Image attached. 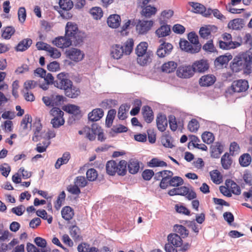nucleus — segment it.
<instances>
[{
  "mask_svg": "<svg viewBox=\"0 0 252 252\" xmlns=\"http://www.w3.org/2000/svg\"><path fill=\"white\" fill-rule=\"evenodd\" d=\"M219 47L223 50L234 49L240 46L241 44L237 41L227 42L220 40L218 41Z\"/></svg>",
  "mask_w": 252,
  "mask_h": 252,
  "instance_id": "nucleus-26",
  "label": "nucleus"
},
{
  "mask_svg": "<svg viewBox=\"0 0 252 252\" xmlns=\"http://www.w3.org/2000/svg\"><path fill=\"white\" fill-rule=\"evenodd\" d=\"M232 163V160L230 155L227 153H225L221 158V164L224 169H228Z\"/></svg>",
  "mask_w": 252,
  "mask_h": 252,
  "instance_id": "nucleus-38",
  "label": "nucleus"
},
{
  "mask_svg": "<svg viewBox=\"0 0 252 252\" xmlns=\"http://www.w3.org/2000/svg\"><path fill=\"white\" fill-rule=\"evenodd\" d=\"M173 11L170 9L163 11L161 13L160 23L161 24L166 20L170 19L173 16Z\"/></svg>",
  "mask_w": 252,
  "mask_h": 252,
  "instance_id": "nucleus-52",
  "label": "nucleus"
},
{
  "mask_svg": "<svg viewBox=\"0 0 252 252\" xmlns=\"http://www.w3.org/2000/svg\"><path fill=\"white\" fill-rule=\"evenodd\" d=\"M152 21H140L139 20L136 26L137 32L141 34L147 33L153 26Z\"/></svg>",
  "mask_w": 252,
  "mask_h": 252,
  "instance_id": "nucleus-11",
  "label": "nucleus"
},
{
  "mask_svg": "<svg viewBox=\"0 0 252 252\" xmlns=\"http://www.w3.org/2000/svg\"><path fill=\"white\" fill-rule=\"evenodd\" d=\"M72 81L68 79V75L64 72H61L57 75V80L54 82L55 87L63 90L64 91L72 85Z\"/></svg>",
  "mask_w": 252,
  "mask_h": 252,
  "instance_id": "nucleus-5",
  "label": "nucleus"
},
{
  "mask_svg": "<svg viewBox=\"0 0 252 252\" xmlns=\"http://www.w3.org/2000/svg\"><path fill=\"white\" fill-rule=\"evenodd\" d=\"M175 232L180 234L183 238L186 237L189 235V231L186 227L182 225L176 224L174 226Z\"/></svg>",
  "mask_w": 252,
  "mask_h": 252,
  "instance_id": "nucleus-46",
  "label": "nucleus"
},
{
  "mask_svg": "<svg viewBox=\"0 0 252 252\" xmlns=\"http://www.w3.org/2000/svg\"><path fill=\"white\" fill-rule=\"evenodd\" d=\"M202 48L204 50L207 52L213 53L216 51V49L214 45L212 39L207 41V42L203 46Z\"/></svg>",
  "mask_w": 252,
  "mask_h": 252,
  "instance_id": "nucleus-61",
  "label": "nucleus"
},
{
  "mask_svg": "<svg viewBox=\"0 0 252 252\" xmlns=\"http://www.w3.org/2000/svg\"><path fill=\"white\" fill-rule=\"evenodd\" d=\"M225 184L227 188L231 189L232 192L236 195L241 194V189L240 187L233 181L230 179H227L225 181Z\"/></svg>",
  "mask_w": 252,
  "mask_h": 252,
  "instance_id": "nucleus-36",
  "label": "nucleus"
},
{
  "mask_svg": "<svg viewBox=\"0 0 252 252\" xmlns=\"http://www.w3.org/2000/svg\"><path fill=\"white\" fill-rule=\"evenodd\" d=\"M54 45L60 48H67L70 46L72 43L74 44V41L65 34L64 36H60L56 38L53 40Z\"/></svg>",
  "mask_w": 252,
  "mask_h": 252,
  "instance_id": "nucleus-6",
  "label": "nucleus"
},
{
  "mask_svg": "<svg viewBox=\"0 0 252 252\" xmlns=\"http://www.w3.org/2000/svg\"><path fill=\"white\" fill-rule=\"evenodd\" d=\"M162 177L160 181L159 187L162 189H165L169 186L170 180L173 176V173L170 170H162Z\"/></svg>",
  "mask_w": 252,
  "mask_h": 252,
  "instance_id": "nucleus-14",
  "label": "nucleus"
},
{
  "mask_svg": "<svg viewBox=\"0 0 252 252\" xmlns=\"http://www.w3.org/2000/svg\"><path fill=\"white\" fill-rule=\"evenodd\" d=\"M121 21V19L120 15L112 14L109 16L107 22L110 27L117 28L120 26Z\"/></svg>",
  "mask_w": 252,
  "mask_h": 252,
  "instance_id": "nucleus-25",
  "label": "nucleus"
},
{
  "mask_svg": "<svg viewBox=\"0 0 252 252\" xmlns=\"http://www.w3.org/2000/svg\"><path fill=\"white\" fill-rule=\"evenodd\" d=\"M148 165L151 167H166L167 163L164 161L160 160L158 158H153L149 162Z\"/></svg>",
  "mask_w": 252,
  "mask_h": 252,
  "instance_id": "nucleus-45",
  "label": "nucleus"
},
{
  "mask_svg": "<svg viewBox=\"0 0 252 252\" xmlns=\"http://www.w3.org/2000/svg\"><path fill=\"white\" fill-rule=\"evenodd\" d=\"M98 127V126L96 124H93L92 125L91 131L87 134V137L90 140L93 141L95 139Z\"/></svg>",
  "mask_w": 252,
  "mask_h": 252,
  "instance_id": "nucleus-51",
  "label": "nucleus"
},
{
  "mask_svg": "<svg viewBox=\"0 0 252 252\" xmlns=\"http://www.w3.org/2000/svg\"><path fill=\"white\" fill-rule=\"evenodd\" d=\"M69 114L68 122L72 124L74 121L80 120L82 116V111H66Z\"/></svg>",
  "mask_w": 252,
  "mask_h": 252,
  "instance_id": "nucleus-40",
  "label": "nucleus"
},
{
  "mask_svg": "<svg viewBox=\"0 0 252 252\" xmlns=\"http://www.w3.org/2000/svg\"><path fill=\"white\" fill-rule=\"evenodd\" d=\"M66 54L68 58L76 62L81 61L84 57V54L82 51L74 48L67 50Z\"/></svg>",
  "mask_w": 252,
  "mask_h": 252,
  "instance_id": "nucleus-8",
  "label": "nucleus"
},
{
  "mask_svg": "<svg viewBox=\"0 0 252 252\" xmlns=\"http://www.w3.org/2000/svg\"><path fill=\"white\" fill-rule=\"evenodd\" d=\"M192 67L193 73H203L208 69L209 65L207 60L202 59L194 62L192 64Z\"/></svg>",
  "mask_w": 252,
  "mask_h": 252,
  "instance_id": "nucleus-10",
  "label": "nucleus"
},
{
  "mask_svg": "<svg viewBox=\"0 0 252 252\" xmlns=\"http://www.w3.org/2000/svg\"><path fill=\"white\" fill-rule=\"evenodd\" d=\"M15 30L12 27H7L4 29L2 33V37L6 39L10 38L14 33Z\"/></svg>",
  "mask_w": 252,
  "mask_h": 252,
  "instance_id": "nucleus-55",
  "label": "nucleus"
},
{
  "mask_svg": "<svg viewBox=\"0 0 252 252\" xmlns=\"http://www.w3.org/2000/svg\"><path fill=\"white\" fill-rule=\"evenodd\" d=\"M74 183L79 188H84L87 185L88 182L85 177L79 176L75 178Z\"/></svg>",
  "mask_w": 252,
  "mask_h": 252,
  "instance_id": "nucleus-53",
  "label": "nucleus"
},
{
  "mask_svg": "<svg viewBox=\"0 0 252 252\" xmlns=\"http://www.w3.org/2000/svg\"><path fill=\"white\" fill-rule=\"evenodd\" d=\"M62 217L66 220H70L74 216V211L70 206L64 207L61 211Z\"/></svg>",
  "mask_w": 252,
  "mask_h": 252,
  "instance_id": "nucleus-35",
  "label": "nucleus"
},
{
  "mask_svg": "<svg viewBox=\"0 0 252 252\" xmlns=\"http://www.w3.org/2000/svg\"><path fill=\"white\" fill-rule=\"evenodd\" d=\"M32 40L30 38H25L21 41L15 49L17 51L23 52L27 50L32 44Z\"/></svg>",
  "mask_w": 252,
  "mask_h": 252,
  "instance_id": "nucleus-29",
  "label": "nucleus"
},
{
  "mask_svg": "<svg viewBox=\"0 0 252 252\" xmlns=\"http://www.w3.org/2000/svg\"><path fill=\"white\" fill-rule=\"evenodd\" d=\"M133 45V40L131 38L128 39L125 42L123 46L124 47V52L125 55H129L131 53Z\"/></svg>",
  "mask_w": 252,
  "mask_h": 252,
  "instance_id": "nucleus-42",
  "label": "nucleus"
},
{
  "mask_svg": "<svg viewBox=\"0 0 252 252\" xmlns=\"http://www.w3.org/2000/svg\"><path fill=\"white\" fill-rule=\"evenodd\" d=\"M65 99L63 95L58 94H52L50 96H43L42 100L47 106L53 107L54 109L61 110L59 107L63 104L64 99Z\"/></svg>",
  "mask_w": 252,
  "mask_h": 252,
  "instance_id": "nucleus-4",
  "label": "nucleus"
},
{
  "mask_svg": "<svg viewBox=\"0 0 252 252\" xmlns=\"http://www.w3.org/2000/svg\"><path fill=\"white\" fill-rule=\"evenodd\" d=\"M252 63V54L250 53H243L238 54L233 59L230 67L233 72H238L244 70L247 72L251 69Z\"/></svg>",
  "mask_w": 252,
  "mask_h": 252,
  "instance_id": "nucleus-1",
  "label": "nucleus"
},
{
  "mask_svg": "<svg viewBox=\"0 0 252 252\" xmlns=\"http://www.w3.org/2000/svg\"><path fill=\"white\" fill-rule=\"evenodd\" d=\"M137 63L140 65L144 66L151 62V57L153 56V54L151 52L148 51V53L137 55Z\"/></svg>",
  "mask_w": 252,
  "mask_h": 252,
  "instance_id": "nucleus-24",
  "label": "nucleus"
},
{
  "mask_svg": "<svg viewBox=\"0 0 252 252\" xmlns=\"http://www.w3.org/2000/svg\"><path fill=\"white\" fill-rule=\"evenodd\" d=\"M201 137L203 141L208 144L213 143L215 139L213 134L208 131H205L203 133Z\"/></svg>",
  "mask_w": 252,
  "mask_h": 252,
  "instance_id": "nucleus-47",
  "label": "nucleus"
},
{
  "mask_svg": "<svg viewBox=\"0 0 252 252\" xmlns=\"http://www.w3.org/2000/svg\"><path fill=\"white\" fill-rule=\"evenodd\" d=\"M128 171L132 174L137 173L140 168L139 163L137 160L131 159L127 163Z\"/></svg>",
  "mask_w": 252,
  "mask_h": 252,
  "instance_id": "nucleus-33",
  "label": "nucleus"
},
{
  "mask_svg": "<svg viewBox=\"0 0 252 252\" xmlns=\"http://www.w3.org/2000/svg\"><path fill=\"white\" fill-rule=\"evenodd\" d=\"M192 6L194 12L201 14L205 17H208L212 14L211 9L208 8L206 9L204 6L200 3H193Z\"/></svg>",
  "mask_w": 252,
  "mask_h": 252,
  "instance_id": "nucleus-17",
  "label": "nucleus"
},
{
  "mask_svg": "<svg viewBox=\"0 0 252 252\" xmlns=\"http://www.w3.org/2000/svg\"><path fill=\"white\" fill-rule=\"evenodd\" d=\"M244 25L242 19L237 18L230 21L228 24V28L233 30H239Z\"/></svg>",
  "mask_w": 252,
  "mask_h": 252,
  "instance_id": "nucleus-30",
  "label": "nucleus"
},
{
  "mask_svg": "<svg viewBox=\"0 0 252 252\" xmlns=\"http://www.w3.org/2000/svg\"><path fill=\"white\" fill-rule=\"evenodd\" d=\"M173 46L169 43L163 42L159 46L157 51V55L160 58L164 57L171 51Z\"/></svg>",
  "mask_w": 252,
  "mask_h": 252,
  "instance_id": "nucleus-13",
  "label": "nucleus"
},
{
  "mask_svg": "<svg viewBox=\"0 0 252 252\" xmlns=\"http://www.w3.org/2000/svg\"><path fill=\"white\" fill-rule=\"evenodd\" d=\"M211 180L216 184L220 183V180L221 179L220 174L217 170H214L210 172Z\"/></svg>",
  "mask_w": 252,
  "mask_h": 252,
  "instance_id": "nucleus-57",
  "label": "nucleus"
},
{
  "mask_svg": "<svg viewBox=\"0 0 252 252\" xmlns=\"http://www.w3.org/2000/svg\"><path fill=\"white\" fill-rule=\"evenodd\" d=\"M116 112L117 111H108V114L105 121V124L107 127H109L112 126L113 120L116 114Z\"/></svg>",
  "mask_w": 252,
  "mask_h": 252,
  "instance_id": "nucleus-60",
  "label": "nucleus"
},
{
  "mask_svg": "<svg viewBox=\"0 0 252 252\" xmlns=\"http://www.w3.org/2000/svg\"><path fill=\"white\" fill-rule=\"evenodd\" d=\"M80 233V228L76 225H73L70 227V235L74 239H78L79 237Z\"/></svg>",
  "mask_w": 252,
  "mask_h": 252,
  "instance_id": "nucleus-64",
  "label": "nucleus"
},
{
  "mask_svg": "<svg viewBox=\"0 0 252 252\" xmlns=\"http://www.w3.org/2000/svg\"><path fill=\"white\" fill-rule=\"evenodd\" d=\"M199 127L198 121L194 119H192L188 124V127L191 132H196Z\"/></svg>",
  "mask_w": 252,
  "mask_h": 252,
  "instance_id": "nucleus-59",
  "label": "nucleus"
},
{
  "mask_svg": "<svg viewBox=\"0 0 252 252\" xmlns=\"http://www.w3.org/2000/svg\"><path fill=\"white\" fill-rule=\"evenodd\" d=\"M231 88L234 92L240 93L245 92L249 88V84L246 80H238L234 81Z\"/></svg>",
  "mask_w": 252,
  "mask_h": 252,
  "instance_id": "nucleus-12",
  "label": "nucleus"
},
{
  "mask_svg": "<svg viewBox=\"0 0 252 252\" xmlns=\"http://www.w3.org/2000/svg\"><path fill=\"white\" fill-rule=\"evenodd\" d=\"M143 9L141 11V14L142 16L146 17L149 18L153 15H154L157 12V9L154 6L151 5H147L142 8Z\"/></svg>",
  "mask_w": 252,
  "mask_h": 252,
  "instance_id": "nucleus-37",
  "label": "nucleus"
},
{
  "mask_svg": "<svg viewBox=\"0 0 252 252\" xmlns=\"http://www.w3.org/2000/svg\"><path fill=\"white\" fill-rule=\"evenodd\" d=\"M188 39L192 45H199L201 49V45L199 43L198 36L194 32H191L188 34Z\"/></svg>",
  "mask_w": 252,
  "mask_h": 252,
  "instance_id": "nucleus-56",
  "label": "nucleus"
},
{
  "mask_svg": "<svg viewBox=\"0 0 252 252\" xmlns=\"http://www.w3.org/2000/svg\"><path fill=\"white\" fill-rule=\"evenodd\" d=\"M117 105V101L112 99L104 100L100 104L101 108H95L93 110H102V109H108L109 110H115L113 109L116 105Z\"/></svg>",
  "mask_w": 252,
  "mask_h": 252,
  "instance_id": "nucleus-21",
  "label": "nucleus"
},
{
  "mask_svg": "<svg viewBox=\"0 0 252 252\" xmlns=\"http://www.w3.org/2000/svg\"><path fill=\"white\" fill-rule=\"evenodd\" d=\"M168 243H171L174 247H180L183 244L181 237L175 233L169 234L167 237Z\"/></svg>",
  "mask_w": 252,
  "mask_h": 252,
  "instance_id": "nucleus-23",
  "label": "nucleus"
},
{
  "mask_svg": "<svg viewBox=\"0 0 252 252\" xmlns=\"http://www.w3.org/2000/svg\"><path fill=\"white\" fill-rule=\"evenodd\" d=\"M148 44L146 42L140 43L135 49V53L137 55L148 53L147 51Z\"/></svg>",
  "mask_w": 252,
  "mask_h": 252,
  "instance_id": "nucleus-44",
  "label": "nucleus"
},
{
  "mask_svg": "<svg viewBox=\"0 0 252 252\" xmlns=\"http://www.w3.org/2000/svg\"><path fill=\"white\" fill-rule=\"evenodd\" d=\"M53 115H54L55 112L57 113V116L55 117L51 120V123L52 124L53 127L54 128H58L60 126L63 125L64 123V120L63 117V111H52Z\"/></svg>",
  "mask_w": 252,
  "mask_h": 252,
  "instance_id": "nucleus-16",
  "label": "nucleus"
},
{
  "mask_svg": "<svg viewBox=\"0 0 252 252\" xmlns=\"http://www.w3.org/2000/svg\"><path fill=\"white\" fill-rule=\"evenodd\" d=\"M46 51L48 55L54 59L59 58L61 55L60 52L57 49L52 47L50 45H49Z\"/></svg>",
  "mask_w": 252,
  "mask_h": 252,
  "instance_id": "nucleus-54",
  "label": "nucleus"
},
{
  "mask_svg": "<svg viewBox=\"0 0 252 252\" xmlns=\"http://www.w3.org/2000/svg\"><path fill=\"white\" fill-rule=\"evenodd\" d=\"M155 33L158 37L168 36L171 33L170 26L167 24L163 25L156 30Z\"/></svg>",
  "mask_w": 252,
  "mask_h": 252,
  "instance_id": "nucleus-27",
  "label": "nucleus"
},
{
  "mask_svg": "<svg viewBox=\"0 0 252 252\" xmlns=\"http://www.w3.org/2000/svg\"><path fill=\"white\" fill-rule=\"evenodd\" d=\"M37 216L42 219L47 220L48 223L50 224L52 222L53 218L51 216H48L47 212L45 210H38L36 212Z\"/></svg>",
  "mask_w": 252,
  "mask_h": 252,
  "instance_id": "nucleus-49",
  "label": "nucleus"
},
{
  "mask_svg": "<svg viewBox=\"0 0 252 252\" xmlns=\"http://www.w3.org/2000/svg\"><path fill=\"white\" fill-rule=\"evenodd\" d=\"M217 28L214 26H206L202 27L199 30V34L200 36L204 39H208L211 35V32Z\"/></svg>",
  "mask_w": 252,
  "mask_h": 252,
  "instance_id": "nucleus-28",
  "label": "nucleus"
},
{
  "mask_svg": "<svg viewBox=\"0 0 252 252\" xmlns=\"http://www.w3.org/2000/svg\"><path fill=\"white\" fill-rule=\"evenodd\" d=\"M90 13L95 19H99L102 16L103 13L101 8L98 7H93L90 9Z\"/></svg>",
  "mask_w": 252,
  "mask_h": 252,
  "instance_id": "nucleus-48",
  "label": "nucleus"
},
{
  "mask_svg": "<svg viewBox=\"0 0 252 252\" xmlns=\"http://www.w3.org/2000/svg\"><path fill=\"white\" fill-rule=\"evenodd\" d=\"M177 76L181 78H189L193 74L192 65H181L177 68L176 70Z\"/></svg>",
  "mask_w": 252,
  "mask_h": 252,
  "instance_id": "nucleus-7",
  "label": "nucleus"
},
{
  "mask_svg": "<svg viewBox=\"0 0 252 252\" xmlns=\"http://www.w3.org/2000/svg\"><path fill=\"white\" fill-rule=\"evenodd\" d=\"M126 167L127 162L125 160H121L119 163L115 160H110L106 165V172L111 176L115 175L116 173L120 176H124L127 172Z\"/></svg>",
  "mask_w": 252,
  "mask_h": 252,
  "instance_id": "nucleus-2",
  "label": "nucleus"
},
{
  "mask_svg": "<svg viewBox=\"0 0 252 252\" xmlns=\"http://www.w3.org/2000/svg\"><path fill=\"white\" fill-rule=\"evenodd\" d=\"M104 115V111H91L88 114L89 121L95 122L98 121Z\"/></svg>",
  "mask_w": 252,
  "mask_h": 252,
  "instance_id": "nucleus-41",
  "label": "nucleus"
},
{
  "mask_svg": "<svg viewBox=\"0 0 252 252\" xmlns=\"http://www.w3.org/2000/svg\"><path fill=\"white\" fill-rule=\"evenodd\" d=\"M223 146L219 142H215L210 147V154L211 157L213 158H219L222 153Z\"/></svg>",
  "mask_w": 252,
  "mask_h": 252,
  "instance_id": "nucleus-15",
  "label": "nucleus"
},
{
  "mask_svg": "<svg viewBox=\"0 0 252 252\" xmlns=\"http://www.w3.org/2000/svg\"><path fill=\"white\" fill-rule=\"evenodd\" d=\"M111 56L115 59H119L125 54L124 47L118 44H115L112 46L111 49Z\"/></svg>",
  "mask_w": 252,
  "mask_h": 252,
  "instance_id": "nucleus-18",
  "label": "nucleus"
},
{
  "mask_svg": "<svg viewBox=\"0 0 252 252\" xmlns=\"http://www.w3.org/2000/svg\"><path fill=\"white\" fill-rule=\"evenodd\" d=\"M180 48L188 53L194 54L200 51L199 45H192L186 40L181 39L179 43Z\"/></svg>",
  "mask_w": 252,
  "mask_h": 252,
  "instance_id": "nucleus-9",
  "label": "nucleus"
},
{
  "mask_svg": "<svg viewBox=\"0 0 252 252\" xmlns=\"http://www.w3.org/2000/svg\"><path fill=\"white\" fill-rule=\"evenodd\" d=\"M77 25L72 22L67 23L65 27V35L74 41V44H80L82 41V38L78 33Z\"/></svg>",
  "mask_w": 252,
  "mask_h": 252,
  "instance_id": "nucleus-3",
  "label": "nucleus"
},
{
  "mask_svg": "<svg viewBox=\"0 0 252 252\" xmlns=\"http://www.w3.org/2000/svg\"><path fill=\"white\" fill-rule=\"evenodd\" d=\"M232 58V56L230 54L220 56L216 59L214 62L215 65L218 68H221L224 65L227 64Z\"/></svg>",
  "mask_w": 252,
  "mask_h": 252,
  "instance_id": "nucleus-20",
  "label": "nucleus"
},
{
  "mask_svg": "<svg viewBox=\"0 0 252 252\" xmlns=\"http://www.w3.org/2000/svg\"><path fill=\"white\" fill-rule=\"evenodd\" d=\"M216 81V77L213 75H206L202 76L199 81L201 86H210L212 85Z\"/></svg>",
  "mask_w": 252,
  "mask_h": 252,
  "instance_id": "nucleus-22",
  "label": "nucleus"
},
{
  "mask_svg": "<svg viewBox=\"0 0 252 252\" xmlns=\"http://www.w3.org/2000/svg\"><path fill=\"white\" fill-rule=\"evenodd\" d=\"M184 184L183 179L179 176H174L171 178L169 183V186L172 187H179Z\"/></svg>",
  "mask_w": 252,
  "mask_h": 252,
  "instance_id": "nucleus-50",
  "label": "nucleus"
},
{
  "mask_svg": "<svg viewBox=\"0 0 252 252\" xmlns=\"http://www.w3.org/2000/svg\"><path fill=\"white\" fill-rule=\"evenodd\" d=\"M239 161L242 167H247L251 164L252 158L250 154L245 153L240 157Z\"/></svg>",
  "mask_w": 252,
  "mask_h": 252,
  "instance_id": "nucleus-39",
  "label": "nucleus"
},
{
  "mask_svg": "<svg viewBox=\"0 0 252 252\" xmlns=\"http://www.w3.org/2000/svg\"><path fill=\"white\" fill-rule=\"evenodd\" d=\"M67 190L71 194L78 195L81 193L80 189L75 184L73 185H69L67 187Z\"/></svg>",
  "mask_w": 252,
  "mask_h": 252,
  "instance_id": "nucleus-62",
  "label": "nucleus"
},
{
  "mask_svg": "<svg viewBox=\"0 0 252 252\" xmlns=\"http://www.w3.org/2000/svg\"><path fill=\"white\" fill-rule=\"evenodd\" d=\"M177 67L176 63L173 61H169L163 63L161 67V71L163 72L170 73L173 72Z\"/></svg>",
  "mask_w": 252,
  "mask_h": 252,
  "instance_id": "nucleus-31",
  "label": "nucleus"
},
{
  "mask_svg": "<svg viewBox=\"0 0 252 252\" xmlns=\"http://www.w3.org/2000/svg\"><path fill=\"white\" fill-rule=\"evenodd\" d=\"M86 176L89 181H94L96 179L98 174L95 169L94 168H90L87 170Z\"/></svg>",
  "mask_w": 252,
  "mask_h": 252,
  "instance_id": "nucleus-58",
  "label": "nucleus"
},
{
  "mask_svg": "<svg viewBox=\"0 0 252 252\" xmlns=\"http://www.w3.org/2000/svg\"><path fill=\"white\" fill-rule=\"evenodd\" d=\"M65 95L70 98H76L80 94V91L78 88L72 85L71 87H69L67 89H65L64 91Z\"/></svg>",
  "mask_w": 252,
  "mask_h": 252,
  "instance_id": "nucleus-34",
  "label": "nucleus"
},
{
  "mask_svg": "<svg viewBox=\"0 0 252 252\" xmlns=\"http://www.w3.org/2000/svg\"><path fill=\"white\" fill-rule=\"evenodd\" d=\"M59 4L60 8L65 11L70 10L73 6L71 0H59Z\"/></svg>",
  "mask_w": 252,
  "mask_h": 252,
  "instance_id": "nucleus-43",
  "label": "nucleus"
},
{
  "mask_svg": "<svg viewBox=\"0 0 252 252\" xmlns=\"http://www.w3.org/2000/svg\"><path fill=\"white\" fill-rule=\"evenodd\" d=\"M156 121L158 129L161 132L164 131L167 126V120L166 116L159 113L157 116Z\"/></svg>",
  "mask_w": 252,
  "mask_h": 252,
  "instance_id": "nucleus-19",
  "label": "nucleus"
},
{
  "mask_svg": "<svg viewBox=\"0 0 252 252\" xmlns=\"http://www.w3.org/2000/svg\"><path fill=\"white\" fill-rule=\"evenodd\" d=\"M32 122V116L29 114L25 115L24 118L23 119L21 123V126L23 129H25L28 128V124L29 123L31 125Z\"/></svg>",
  "mask_w": 252,
  "mask_h": 252,
  "instance_id": "nucleus-63",
  "label": "nucleus"
},
{
  "mask_svg": "<svg viewBox=\"0 0 252 252\" xmlns=\"http://www.w3.org/2000/svg\"><path fill=\"white\" fill-rule=\"evenodd\" d=\"M71 158L70 154L69 152H66L63 154L61 158H59L55 164V167L56 169H59L61 165L66 164L68 163Z\"/></svg>",
  "mask_w": 252,
  "mask_h": 252,
  "instance_id": "nucleus-32",
  "label": "nucleus"
}]
</instances>
